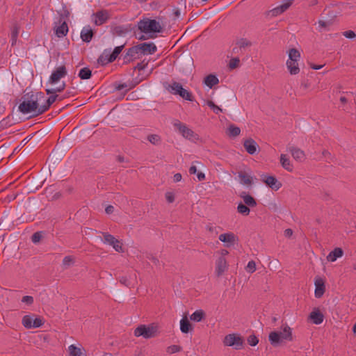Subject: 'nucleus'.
<instances>
[{
  "instance_id": "nucleus-60",
  "label": "nucleus",
  "mask_w": 356,
  "mask_h": 356,
  "mask_svg": "<svg viewBox=\"0 0 356 356\" xmlns=\"http://www.w3.org/2000/svg\"><path fill=\"white\" fill-rule=\"evenodd\" d=\"M218 228H219V227H216V226H213L212 225H208L206 227L207 230H208L209 232H210L211 233L216 232V234L218 233V231H217Z\"/></svg>"
},
{
  "instance_id": "nucleus-35",
  "label": "nucleus",
  "mask_w": 356,
  "mask_h": 356,
  "mask_svg": "<svg viewBox=\"0 0 356 356\" xmlns=\"http://www.w3.org/2000/svg\"><path fill=\"white\" fill-rule=\"evenodd\" d=\"M241 129L238 127L230 124L227 129V134L229 137H236L240 135Z\"/></svg>"
},
{
  "instance_id": "nucleus-15",
  "label": "nucleus",
  "mask_w": 356,
  "mask_h": 356,
  "mask_svg": "<svg viewBox=\"0 0 356 356\" xmlns=\"http://www.w3.org/2000/svg\"><path fill=\"white\" fill-rule=\"evenodd\" d=\"M218 239L225 243L226 247L229 248L238 241V237L232 232H227L220 234Z\"/></svg>"
},
{
  "instance_id": "nucleus-3",
  "label": "nucleus",
  "mask_w": 356,
  "mask_h": 356,
  "mask_svg": "<svg viewBox=\"0 0 356 356\" xmlns=\"http://www.w3.org/2000/svg\"><path fill=\"white\" fill-rule=\"evenodd\" d=\"M282 332L274 331L269 334L268 339L272 346H277L284 340L289 341L293 340L291 327L287 324H284L282 326Z\"/></svg>"
},
{
  "instance_id": "nucleus-9",
  "label": "nucleus",
  "mask_w": 356,
  "mask_h": 356,
  "mask_svg": "<svg viewBox=\"0 0 356 356\" xmlns=\"http://www.w3.org/2000/svg\"><path fill=\"white\" fill-rule=\"evenodd\" d=\"M67 74V71L65 66H59L52 72L48 82L51 84H55L58 82L61 78L65 77Z\"/></svg>"
},
{
  "instance_id": "nucleus-7",
  "label": "nucleus",
  "mask_w": 356,
  "mask_h": 356,
  "mask_svg": "<svg viewBox=\"0 0 356 356\" xmlns=\"http://www.w3.org/2000/svg\"><path fill=\"white\" fill-rule=\"evenodd\" d=\"M44 321L41 317L33 315H25L22 318V323L26 329L38 328L44 324Z\"/></svg>"
},
{
  "instance_id": "nucleus-27",
  "label": "nucleus",
  "mask_w": 356,
  "mask_h": 356,
  "mask_svg": "<svg viewBox=\"0 0 356 356\" xmlns=\"http://www.w3.org/2000/svg\"><path fill=\"white\" fill-rule=\"evenodd\" d=\"M219 83L218 78L214 74H209L204 79V83L209 88H212Z\"/></svg>"
},
{
  "instance_id": "nucleus-51",
  "label": "nucleus",
  "mask_w": 356,
  "mask_h": 356,
  "mask_svg": "<svg viewBox=\"0 0 356 356\" xmlns=\"http://www.w3.org/2000/svg\"><path fill=\"white\" fill-rule=\"evenodd\" d=\"M41 238H42V232H36L31 236V240L33 243H38L41 240Z\"/></svg>"
},
{
  "instance_id": "nucleus-62",
  "label": "nucleus",
  "mask_w": 356,
  "mask_h": 356,
  "mask_svg": "<svg viewBox=\"0 0 356 356\" xmlns=\"http://www.w3.org/2000/svg\"><path fill=\"white\" fill-rule=\"evenodd\" d=\"M65 83L63 82L59 87L54 88L55 94L56 92H62L65 89Z\"/></svg>"
},
{
  "instance_id": "nucleus-34",
  "label": "nucleus",
  "mask_w": 356,
  "mask_h": 356,
  "mask_svg": "<svg viewBox=\"0 0 356 356\" xmlns=\"http://www.w3.org/2000/svg\"><path fill=\"white\" fill-rule=\"evenodd\" d=\"M205 316V313L203 310H196L195 312H193L190 318L191 321H195V322H200L201 321Z\"/></svg>"
},
{
  "instance_id": "nucleus-44",
  "label": "nucleus",
  "mask_w": 356,
  "mask_h": 356,
  "mask_svg": "<svg viewBox=\"0 0 356 356\" xmlns=\"http://www.w3.org/2000/svg\"><path fill=\"white\" fill-rule=\"evenodd\" d=\"M74 263V259L71 256H66L63 259V266L67 268Z\"/></svg>"
},
{
  "instance_id": "nucleus-56",
  "label": "nucleus",
  "mask_w": 356,
  "mask_h": 356,
  "mask_svg": "<svg viewBox=\"0 0 356 356\" xmlns=\"http://www.w3.org/2000/svg\"><path fill=\"white\" fill-rule=\"evenodd\" d=\"M293 0H286L280 6L282 8V10L285 12L292 4Z\"/></svg>"
},
{
  "instance_id": "nucleus-43",
  "label": "nucleus",
  "mask_w": 356,
  "mask_h": 356,
  "mask_svg": "<svg viewBox=\"0 0 356 356\" xmlns=\"http://www.w3.org/2000/svg\"><path fill=\"white\" fill-rule=\"evenodd\" d=\"M240 59L238 57H234L230 59L229 63V67L230 69H235L239 66Z\"/></svg>"
},
{
  "instance_id": "nucleus-16",
  "label": "nucleus",
  "mask_w": 356,
  "mask_h": 356,
  "mask_svg": "<svg viewBox=\"0 0 356 356\" xmlns=\"http://www.w3.org/2000/svg\"><path fill=\"white\" fill-rule=\"evenodd\" d=\"M228 269V264L225 257H220L216 261V274L220 277Z\"/></svg>"
},
{
  "instance_id": "nucleus-23",
  "label": "nucleus",
  "mask_w": 356,
  "mask_h": 356,
  "mask_svg": "<svg viewBox=\"0 0 356 356\" xmlns=\"http://www.w3.org/2000/svg\"><path fill=\"white\" fill-rule=\"evenodd\" d=\"M111 55V49H105L103 53L97 59V62L101 65H105L113 60H110V56Z\"/></svg>"
},
{
  "instance_id": "nucleus-25",
  "label": "nucleus",
  "mask_w": 356,
  "mask_h": 356,
  "mask_svg": "<svg viewBox=\"0 0 356 356\" xmlns=\"http://www.w3.org/2000/svg\"><path fill=\"white\" fill-rule=\"evenodd\" d=\"M151 73H152V70L148 73H146V74L145 73L144 71L139 72L138 76L131 80V84L130 85V86L136 87L142 81L147 79Z\"/></svg>"
},
{
  "instance_id": "nucleus-63",
  "label": "nucleus",
  "mask_w": 356,
  "mask_h": 356,
  "mask_svg": "<svg viewBox=\"0 0 356 356\" xmlns=\"http://www.w3.org/2000/svg\"><path fill=\"white\" fill-rule=\"evenodd\" d=\"M284 236L286 237L289 238L293 234V230L291 229H290V228L286 229L284 230Z\"/></svg>"
},
{
  "instance_id": "nucleus-47",
  "label": "nucleus",
  "mask_w": 356,
  "mask_h": 356,
  "mask_svg": "<svg viewBox=\"0 0 356 356\" xmlns=\"http://www.w3.org/2000/svg\"><path fill=\"white\" fill-rule=\"evenodd\" d=\"M181 347L178 345H172L168 347L167 352L169 354H172L175 353L180 352L181 350Z\"/></svg>"
},
{
  "instance_id": "nucleus-41",
  "label": "nucleus",
  "mask_w": 356,
  "mask_h": 356,
  "mask_svg": "<svg viewBox=\"0 0 356 356\" xmlns=\"http://www.w3.org/2000/svg\"><path fill=\"white\" fill-rule=\"evenodd\" d=\"M124 48V44L116 47L113 51L111 52V55L110 56V60H115L118 55L121 53L122 50Z\"/></svg>"
},
{
  "instance_id": "nucleus-37",
  "label": "nucleus",
  "mask_w": 356,
  "mask_h": 356,
  "mask_svg": "<svg viewBox=\"0 0 356 356\" xmlns=\"http://www.w3.org/2000/svg\"><path fill=\"white\" fill-rule=\"evenodd\" d=\"M147 140L154 145H159L161 144V138L158 134H149L147 136Z\"/></svg>"
},
{
  "instance_id": "nucleus-4",
  "label": "nucleus",
  "mask_w": 356,
  "mask_h": 356,
  "mask_svg": "<svg viewBox=\"0 0 356 356\" xmlns=\"http://www.w3.org/2000/svg\"><path fill=\"white\" fill-rule=\"evenodd\" d=\"M166 89L172 94L175 95H179L184 99L193 102L194 100L193 95L188 90L184 89L181 84L173 81L172 83L169 84Z\"/></svg>"
},
{
  "instance_id": "nucleus-31",
  "label": "nucleus",
  "mask_w": 356,
  "mask_h": 356,
  "mask_svg": "<svg viewBox=\"0 0 356 356\" xmlns=\"http://www.w3.org/2000/svg\"><path fill=\"white\" fill-rule=\"evenodd\" d=\"M238 176L240 178L241 184L244 185H251L252 184V177L245 172L241 171Z\"/></svg>"
},
{
  "instance_id": "nucleus-59",
  "label": "nucleus",
  "mask_w": 356,
  "mask_h": 356,
  "mask_svg": "<svg viewBox=\"0 0 356 356\" xmlns=\"http://www.w3.org/2000/svg\"><path fill=\"white\" fill-rule=\"evenodd\" d=\"M331 24L330 22H325L323 20L318 21V25L321 28L326 29Z\"/></svg>"
},
{
  "instance_id": "nucleus-22",
  "label": "nucleus",
  "mask_w": 356,
  "mask_h": 356,
  "mask_svg": "<svg viewBox=\"0 0 356 356\" xmlns=\"http://www.w3.org/2000/svg\"><path fill=\"white\" fill-rule=\"evenodd\" d=\"M94 33L91 28L88 26L83 28L81 32V38L85 42H89L91 41L93 37Z\"/></svg>"
},
{
  "instance_id": "nucleus-5",
  "label": "nucleus",
  "mask_w": 356,
  "mask_h": 356,
  "mask_svg": "<svg viewBox=\"0 0 356 356\" xmlns=\"http://www.w3.org/2000/svg\"><path fill=\"white\" fill-rule=\"evenodd\" d=\"M223 343L226 346H232L235 350H241L243 348L244 340L239 334H227L224 339Z\"/></svg>"
},
{
  "instance_id": "nucleus-61",
  "label": "nucleus",
  "mask_w": 356,
  "mask_h": 356,
  "mask_svg": "<svg viewBox=\"0 0 356 356\" xmlns=\"http://www.w3.org/2000/svg\"><path fill=\"white\" fill-rule=\"evenodd\" d=\"M120 282L127 286H129L130 285V282L126 277H120Z\"/></svg>"
},
{
  "instance_id": "nucleus-2",
  "label": "nucleus",
  "mask_w": 356,
  "mask_h": 356,
  "mask_svg": "<svg viewBox=\"0 0 356 356\" xmlns=\"http://www.w3.org/2000/svg\"><path fill=\"white\" fill-rule=\"evenodd\" d=\"M138 29L144 33H162L163 29L159 21L148 17H143L138 22Z\"/></svg>"
},
{
  "instance_id": "nucleus-45",
  "label": "nucleus",
  "mask_w": 356,
  "mask_h": 356,
  "mask_svg": "<svg viewBox=\"0 0 356 356\" xmlns=\"http://www.w3.org/2000/svg\"><path fill=\"white\" fill-rule=\"evenodd\" d=\"M247 341L248 344L251 346H255L259 343V339L254 334L250 335Z\"/></svg>"
},
{
  "instance_id": "nucleus-49",
  "label": "nucleus",
  "mask_w": 356,
  "mask_h": 356,
  "mask_svg": "<svg viewBox=\"0 0 356 356\" xmlns=\"http://www.w3.org/2000/svg\"><path fill=\"white\" fill-rule=\"evenodd\" d=\"M245 270H246L247 272H248L250 273H254L256 270V264H255V262L253 260L250 261L248 263V265H247V266L245 268Z\"/></svg>"
},
{
  "instance_id": "nucleus-54",
  "label": "nucleus",
  "mask_w": 356,
  "mask_h": 356,
  "mask_svg": "<svg viewBox=\"0 0 356 356\" xmlns=\"http://www.w3.org/2000/svg\"><path fill=\"white\" fill-rule=\"evenodd\" d=\"M22 302L31 305L33 303V298L30 296H25L22 298Z\"/></svg>"
},
{
  "instance_id": "nucleus-13",
  "label": "nucleus",
  "mask_w": 356,
  "mask_h": 356,
  "mask_svg": "<svg viewBox=\"0 0 356 356\" xmlns=\"http://www.w3.org/2000/svg\"><path fill=\"white\" fill-rule=\"evenodd\" d=\"M173 126L179 131L182 136L186 138H191L193 136L194 132L193 130L178 120H176L173 122Z\"/></svg>"
},
{
  "instance_id": "nucleus-39",
  "label": "nucleus",
  "mask_w": 356,
  "mask_h": 356,
  "mask_svg": "<svg viewBox=\"0 0 356 356\" xmlns=\"http://www.w3.org/2000/svg\"><path fill=\"white\" fill-rule=\"evenodd\" d=\"M237 211L240 214L247 216L250 214V209L248 206L244 204L243 202H240L237 206Z\"/></svg>"
},
{
  "instance_id": "nucleus-10",
  "label": "nucleus",
  "mask_w": 356,
  "mask_h": 356,
  "mask_svg": "<svg viewBox=\"0 0 356 356\" xmlns=\"http://www.w3.org/2000/svg\"><path fill=\"white\" fill-rule=\"evenodd\" d=\"M136 47L138 51V53H139V55L140 57L143 55H145V54H153L157 50L156 46L153 42H149V43L144 42V43L139 44L138 45H136Z\"/></svg>"
},
{
  "instance_id": "nucleus-48",
  "label": "nucleus",
  "mask_w": 356,
  "mask_h": 356,
  "mask_svg": "<svg viewBox=\"0 0 356 356\" xmlns=\"http://www.w3.org/2000/svg\"><path fill=\"white\" fill-rule=\"evenodd\" d=\"M207 105H208L209 107H210L213 111V112L216 114H218L220 112L222 111V110L219 106L216 105L214 104V102H212V101H208L207 102Z\"/></svg>"
},
{
  "instance_id": "nucleus-17",
  "label": "nucleus",
  "mask_w": 356,
  "mask_h": 356,
  "mask_svg": "<svg viewBox=\"0 0 356 356\" xmlns=\"http://www.w3.org/2000/svg\"><path fill=\"white\" fill-rule=\"evenodd\" d=\"M243 147L246 152L251 155L254 154L259 148L257 142L250 138L244 140Z\"/></svg>"
},
{
  "instance_id": "nucleus-58",
  "label": "nucleus",
  "mask_w": 356,
  "mask_h": 356,
  "mask_svg": "<svg viewBox=\"0 0 356 356\" xmlns=\"http://www.w3.org/2000/svg\"><path fill=\"white\" fill-rule=\"evenodd\" d=\"M232 54H243V50L240 47V46L236 45L232 49Z\"/></svg>"
},
{
  "instance_id": "nucleus-14",
  "label": "nucleus",
  "mask_w": 356,
  "mask_h": 356,
  "mask_svg": "<svg viewBox=\"0 0 356 356\" xmlns=\"http://www.w3.org/2000/svg\"><path fill=\"white\" fill-rule=\"evenodd\" d=\"M95 17L94 23L97 26H101L106 23L110 18V15L108 10H101L93 14Z\"/></svg>"
},
{
  "instance_id": "nucleus-8",
  "label": "nucleus",
  "mask_w": 356,
  "mask_h": 356,
  "mask_svg": "<svg viewBox=\"0 0 356 356\" xmlns=\"http://www.w3.org/2000/svg\"><path fill=\"white\" fill-rule=\"evenodd\" d=\"M104 237V243L111 245L114 250L118 252H123V248L120 241L116 239L113 235L108 232H102Z\"/></svg>"
},
{
  "instance_id": "nucleus-40",
  "label": "nucleus",
  "mask_w": 356,
  "mask_h": 356,
  "mask_svg": "<svg viewBox=\"0 0 356 356\" xmlns=\"http://www.w3.org/2000/svg\"><path fill=\"white\" fill-rule=\"evenodd\" d=\"M236 44L240 46V47L244 50L245 48L251 47L252 42L246 38H241L237 40Z\"/></svg>"
},
{
  "instance_id": "nucleus-52",
  "label": "nucleus",
  "mask_w": 356,
  "mask_h": 356,
  "mask_svg": "<svg viewBox=\"0 0 356 356\" xmlns=\"http://www.w3.org/2000/svg\"><path fill=\"white\" fill-rule=\"evenodd\" d=\"M114 31L118 35H122L124 34L125 33H127V29H125L122 26H118L115 27Z\"/></svg>"
},
{
  "instance_id": "nucleus-28",
  "label": "nucleus",
  "mask_w": 356,
  "mask_h": 356,
  "mask_svg": "<svg viewBox=\"0 0 356 356\" xmlns=\"http://www.w3.org/2000/svg\"><path fill=\"white\" fill-rule=\"evenodd\" d=\"M68 32V26L65 22H63L60 26L55 29V34L58 38H63L67 35Z\"/></svg>"
},
{
  "instance_id": "nucleus-26",
  "label": "nucleus",
  "mask_w": 356,
  "mask_h": 356,
  "mask_svg": "<svg viewBox=\"0 0 356 356\" xmlns=\"http://www.w3.org/2000/svg\"><path fill=\"white\" fill-rule=\"evenodd\" d=\"M290 152L294 159L302 161L305 159V154L302 150L298 147H291L289 148Z\"/></svg>"
},
{
  "instance_id": "nucleus-11",
  "label": "nucleus",
  "mask_w": 356,
  "mask_h": 356,
  "mask_svg": "<svg viewBox=\"0 0 356 356\" xmlns=\"http://www.w3.org/2000/svg\"><path fill=\"white\" fill-rule=\"evenodd\" d=\"M140 58V56L139 55L138 51L135 45L131 48H129L126 53L122 55V64H128Z\"/></svg>"
},
{
  "instance_id": "nucleus-1",
  "label": "nucleus",
  "mask_w": 356,
  "mask_h": 356,
  "mask_svg": "<svg viewBox=\"0 0 356 356\" xmlns=\"http://www.w3.org/2000/svg\"><path fill=\"white\" fill-rule=\"evenodd\" d=\"M44 94L42 92L31 91L25 93L21 98L22 102L18 106V111L23 114L33 113V116L43 114L39 113L40 103L44 100Z\"/></svg>"
},
{
  "instance_id": "nucleus-24",
  "label": "nucleus",
  "mask_w": 356,
  "mask_h": 356,
  "mask_svg": "<svg viewBox=\"0 0 356 356\" xmlns=\"http://www.w3.org/2000/svg\"><path fill=\"white\" fill-rule=\"evenodd\" d=\"M343 251L341 248H335L331 251L327 257V259L329 261H335L338 258L343 256Z\"/></svg>"
},
{
  "instance_id": "nucleus-53",
  "label": "nucleus",
  "mask_w": 356,
  "mask_h": 356,
  "mask_svg": "<svg viewBox=\"0 0 356 356\" xmlns=\"http://www.w3.org/2000/svg\"><path fill=\"white\" fill-rule=\"evenodd\" d=\"M131 84V81H129V83H122V84H119L118 86H116V89L118 90H122L124 88H128L127 90H131V89L134 88V87H131L130 86Z\"/></svg>"
},
{
  "instance_id": "nucleus-57",
  "label": "nucleus",
  "mask_w": 356,
  "mask_h": 356,
  "mask_svg": "<svg viewBox=\"0 0 356 356\" xmlns=\"http://www.w3.org/2000/svg\"><path fill=\"white\" fill-rule=\"evenodd\" d=\"M165 198L168 202L172 203L175 201V195L172 192H167L165 193Z\"/></svg>"
},
{
  "instance_id": "nucleus-30",
  "label": "nucleus",
  "mask_w": 356,
  "mask_h": 356,
  "mask_svg": "<svg viewBox=\"0 0 356 356\" xmlns=\"http://www.w3.org/2000/svg\"><path fill=\"white\" fill-rule=\"evenodd\" d=\"M280 163L282 166L289 172H291L293 170V166L291 164V161L289 159L285 154H281L280 156Z\"/></svg>"
},
{
  "instance_id": "nucleus-55",
  "label": "nucleus",
  "mask_w": 356,
  "mask_h": 356,
  "mask_svg": "<svg viewBox=\"0 0 356 356\" xmlns=\"http://www.w3.org/2000/svg\"><path fill=\"white\" fill-rule=\"evenodd\" d=\"M343 35L349 39H353L356 37V34L353 31H346L343 33Z\"/></svg>"
},
{
  "instance_id": "nucleus-64",
  "label": "nucleus",
  "mask_w": 356,
  "mask_h": 356,
  "mask_svg": "<svg viewBox=\"0 0 356 356\" xmlns=\"http://www.w3.org/2000/svg\"><path fill=\"white\" fill-rule=\"evenodd\" d=\"M182 176L180 173H176L173 177V180L175 182H179L181 180Z\"/></svg>"
},
{
  "instance_id": "nucleus-36",
  "label": "nucleus",
  "mask_w": 356,
  "mask_h": 356,
  "mask_svg": "<svg viewBox=\"0 0 356 356\" xmlns=\"http://www.w3.org/2000/svg\"><path fill=\"white\" fill-rule=\"evenodd\" d=\"M81 79H89L92 76V71L88 67L81 68L78 74Z\"/></svg>"
},
{
  "instance_id": "nucleus-50",
  "label": "nucleus",
  "mask_w": 356,
  "mask_h": 356,
  "mask_svg": "<svg viewBox=\"0 0 356 356\" xmlns=\"http://www.w3.org/2000/svg\"><path fill=\"white\" fill-rule=\"evenodd\" d=\"M147 66V63H145V60L141 63H138L134 67V70H138V72H143Z\"/></svg>"
},
{
  "instance_id": "nucleus-46",
  "label": "nucleus",
  "mask_w": 356,
  "mask_h": 356,
  "mask_svg": "<svg viewBox=\"0 0 356 356\" xmlns=\"http://www.w3.org/2000/svg\"><path fill=\"white\" fill-rule=\"evenodd\" d=\"M283 13L284 10H282V8L280 6V5L269 11V14L273 17H276L279 15H281Z\"/></svg>"
},
{
  "instance_id": "nucleus-32",
  "label": "nucleus",
  "mask_w": 356,
  "mask_h": 356,
  "mask_svg": "<svg viewBox=\"0 0 356 356\" xmlns=\"http://www.w3.org/2000/svg\"><path fill=\"white\" fill-rule=\"evenodd\" d=\"M19 32V26L17 24H15L11 28L10 38L12 46L15 45L18 38Z\"/></svg>"
},
{
  "instance_id": "nucleus-29",
  "label": "nucleus",
  "mask_w": 356,
  "mask_h": 356,
  "mask_svg": "<svg viewBox=\"0 0 356 356\" xmlns=\"http://www.w3.org/2000/svg\"><path fill=\"white\" fill-rule=\"evenodd\" d=\"M180 330L181 332L187 334L192 330V326L186 316L180 321Z\"/></svg>"
},
{
  "instance_id": "nucleus-20",
  "label": "nucleus",
  "mask_w": 356,
  "mask_h": 356,
  "mask_svg": "<svg viewBox=\"0 0 356 356\" xmlns=\"http://www.w3.org/2000/svg\"><path fill=\"white\" fill-rule=\"evenodd\" d=\"M239 197L243 199V204L249 207H255L257 204L256 200L245 191L240 193Z\"/></svg>"
},
{
  "instance_id": "nucleus-6",
  "label": "nucleus",
  "mask_w": 356,
  "mask_h": 356,
  "mask_svg": "<svg viewBox=\"0 0 356 356\" xmlns=\"http://www.w3.org/2000/svg\"><path fill=\"white\" fill-rule=\"evenodd\" d=\"M156 332L157 327L153 324L148 326L145 325H140L134 330V334L136 337H143L145 339L154 337L156 335Z\"/></svg>"
},
{
  "instance_id": "nucleus-19",
  "label": "nucleus",
  "mask_w": 356,
  "mask_h": 356,
  "mask_svg": "<svg viewBox=\"0 0 356 356\" xmlns=\"http://www.w3.org/2000/svg\"><path fill=\"white\" fill-rule=\"evenodd\" d=\"M309 318L316 325L321 324L324 319L323 313L317 308H315L309 314Z\"/></svg>"
},
{
  "instance_id": "nucleus-38",
  "label": "nucleus",
  "mask_w": 356,
  "mask_h": 356,
  "mask_svg": "<svg viewBox=\"0 0 356 356\" xmlns=\"http://www.w3.org/2000/svg\"><path fill=\"white\" fill-rule=\"evenodd\" d=\"M300 58L299 51L295 48L291 49L289 51V60L287 61H298Z\"/></svg>"
},
{
  "instance_id": "nucleus-21",
  "label": "nucleus",
  "mask_w": 356,
  "mask_h": 356,
  "mask_svg": "<svg viewBox=\"0 0 356 356\" xmlns=\"http://www.w3.org/2000/svg\"><path fill=\"white\" fill-rule=\"evenodd\" d=\"M58 97V95L55 94L53 95L49 96L46 100H42L43 102H45L44 104L42 102L40 103V110L39 113H44L47 110H49L51 105L56 102L57 98Z\"/></svg>"
},
{
  "instance_id": "nucleus-42",
  "label": "nucleus",
  "mask_w": 356,
  "mask_h": 356,
  "mask_svg": "<svg viewBox=\"0 0 356 356\" xmlns=\"http://www.w3.org/2000/svg\"><path fill=\"white\" fill-rule=\"evenodd\" d=\"M69 352L70 356H81V351L79 348H77L74 345H70L69 346Z\"/></svg>"
},
{
  "instance_id": "nucleus-33",
  "label": "nucleus",
  "mask_w": 356,
  "mask_h": 356,
  "mask_svg": "<svg viewBox=\"0 0 356 356\" xmlns=\"http://www.w3.org/2000/svg\"><path fill=\"white\" fill-rule=\"evenodd\" d=\"M298 61H287L286 66L291 74H297L300 72Z\"/></svg>"
},
{
  "instance_id": "nucleus-12",
  "label": "nucleus",
  "mask_w": 356,
  "mask_h": 356,
  "mask_svg": "<svg viewBox=\"0 0 356 356\" xmlns=\"http://www.w3.org/2000/svg\"><path fill=\"white\" fill-rule=\"evenodd\" d=\"M261 180L264 182L268 187L272 188L273 190L277 191L279 190L282 184L280 181H279L277 178L274 176L262 175Z\"/></svg>"
},
{
  "instance_id": "nucleus-18",
  "label": "nucleus",
  "mask_w": 356,
  "mask_h": 356,
  "mask_svg": "<svg viewBox=\"0 0 356 356\" xmlns=\"http://www.w3.org/2000/svg\"><path fill=\"white\" fill-rule=\"evenodd\" d=\"M314 284L316 287L314 292L315 296L316 298H319L323 295L325 291L324 281L323 279L318 277L315 280Z\"/></svg>"
}]
</instances>
